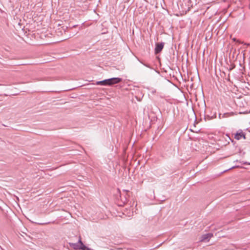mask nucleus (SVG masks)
<instances>
[{"instance_id":"obj_1","label":"nucleus","mask_w":250,"mask_h":250,"mask_svg":"<svg viewBox=\"0 0 250 250\" xmlns=\"http://www.w3.org/2000/svg\"><path fill=\"white\" fill-rule=\"evenodd\" d=\"M213 236V234L211 233H207L202 235L200 237V241L201 242H208L210 239Z\"/></svg>"},{"instance_id":"obj_2","label":"nucleus","mask_w":250,"mask_h":250,"mask_svg":"<svg viewBox=\"0 0 250 250\" xmlns=\"http://www.w3.org/2000/svg\"><path fill=\"white\" fill-rule=\"evenodd\" d=\"M108 83H109L108 86H111L114 84L119 83L122 81V79L120 78H112L110 79H108Z\"/></svg>"},{"instance_id":"obj_3","label":"nucleus","mask_w":250,"mask_h":250,"mask_svg":"<svg viewBox=\"0 0 250 250\" xmlns=\"http://www.w3.org/2000/svg\"><path fill=\"white\" fill-rule=\"evenodd\" d=\"M164 42L156 43V47L155 48V54L159 53L162 51L163 48H164Z\"/></svg>"},{"instance_id":"obj_4","label":"nucleus","mask_w":250,"mask_h":250,"mask_svg":"<svg viewBox=\"0 0 250 250\" xmlns=\"http://www.w3.org/2000/svg\"><path fill=\"white\" fill-rule=\"evenodd\" d=\"M235 139L236 140H240L242 138H243L244 139H245V134L242 132V131H241L240 132H237L235 134Z\"/></svg>"},{"instance_id":"obj_5","label":"nucleus","mask_w":250,"mask_h":250,"mask_svg":"<svg viewBox=\"0 0 250 250\" xmlns=\"http://www.w3.org/2000/svg\"><path fill=\"white\" fill-rule=\"evenodd\" d=\"M109 83H108V79H105L101 81H97L96 83V85H108Z\"/></svg>"},{"instance_id":"obj_6","label":"nucleus","mask_w":250,"mask_h":250,"mask_svg":"<svg viewBox=\"0 0 250 250\" xmlns=\"http://www.w3.org/2000/svg\"><path fill=\"white\" fill-rule=\"evenodd\" d=\"M70 245L73 247L75 249H80L81 243L79 242V240L76 243H70Z\"/></svg>"},{"instance_id":"obj_7","label":"nucleus","mask_w":250,"mask_h":250,"mask_svg":"<svg viewBox=\"0 0 250 250\" xmlns=\"http://www.w3.org/2000/svg\"><path fill=\"white\" fill-rule=\"evenodd\" d=\"M79 242L81 243L80 249H81L82 250H93L91 249L87 248L85 245H84L82 243L81 239H79Z\"/></svg>"},{"instance_id":"obj_8","label":"nucleus","mask_w":250,"mask_h":250,"mask_svg":"<svg viewBox=\"0 0 250 250\" xmlns=\"http://www.w3.org/2000/svg\"><path fill=\"white\" fill-rule=\"evenodd\" d=\"M228 115H229V113H224V114L222 115L221 114H219V119H222L223 118H226V117H228Z\"/></svg>"},{"instance_id":"obj_9","label":"nucleus","mask_w":250,"mask_h":250,"mask_svg":"<svg viewBox=\"0 0 250 250\" xmlns=\"http://www.w3.org/2000/svg\"><path fill=\"white\" fill-rule=\"evenodd\" d=\"M215 118H216V116H212L211 117H209V116H208L206 117V119H208V120H209Z\"/></svg>"},{"instance_id":"obj_10","label":"nucleus","mask_w":250,"mask_h":250,"mask_svg":"<svg viewBox=\"0 0 250 250\" xmlns=\"http://www.w3.org/2000/svg\"><path fill=\"white\" fill-rule=\"evenodd\" d=\"M233 40L234 41H236V39L235 38H234V39H233Z\"/></svg>"},{"instance_id":"obj_11","label":"nucleus","mask_w":250,"mask_h":250,"mask_svg":"<svg viewBox=\"0 0 250 250\" xmlns=\"http://www.w3.org/2000/svg\"><path fill=\"white\" fill-rule=\"evenodd\" d=\"M249 165H250V163H249Z\"/></svg>"}]
</instances>
